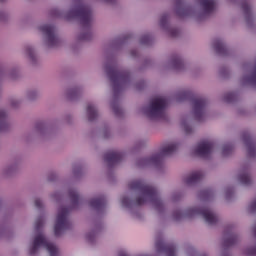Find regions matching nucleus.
Returning a JSON list of instances; mask_svg holds the SVG:
<instances>
[{"instance_id":"obj_1","label":"nucleus","mask_w":256,"mask_h":256,"mask_svg":"<svg viewBox=\"0 0 256 256\" xmlns=\"http://www.w3.org/2000/svg\"><path fill=\"white\" fill-rule=\"evenodd\" d=\"M129 188L132 191L138 192L139 197L135 202L131 201L128 197H123L122 207H133V205L140 207V205H145V203H151L158 211L163 209V201L159 198V192H157L156 187L145 183L143 180H134L129 183Z\"/></svg>"},{"instance_id":"obj_2","label":"nucleus","mask_w":256,"mask_h":256,"mask_svg":"<svg viewBox=\"0 0 256 256\" xmlns=\"http://www.w3.org/2000/svg\"><path fill=\"white\" fill-rule=\"evenodd\" d=\"M106 73L112 83L115 95H117L131 79L129 72L119 70L115 64L106 65Z\"/></svg>"},{"instance_id":"obj_3","label":"nucleus","mask_w":256,"mask_h":256,"mask_svg":"<svg viewBox=\"0 0 256 256\" xmlns=\"http://www.w3.org/2000/svg\"><path fill=\"white\" fill-rule=\"evenodd\" d=\"M167 107V98L157 97L151 100L150 106L144 108V115L148 119H165V109Z\"/></svg>"},{"instance_id":"obj_4","label":"nucleus","mask_w":256,"mask_h":256,"mask_svg":"<svg viewBox=\"0 0 256 256\" xmlns=\"http://www.w3.org/2000/svg\"><path fill=\"white\" fill-rule=\"evenodd\" d=\"M80 19L82 27L89 29L91 27V21L93 19V13L89 6L79 4L75 6L68 13V19Z\"/></svg>"},{"instance_id":"obj_5","label":"nucleus","mask_w":256,"mask_h":256,"mask_svg":"<svg viewBox=\"0 0 256 256\" xmlns=\"http://www.w3.org/2000/svg\"><path fill=\"white\" fill-rule=\"evenodd\" d=\"M177 151V144L175 143H170L166 144L164 147L161 149V153L154 154L153 156L149 158H143L142 159V164L143 165H161L163 161V157H167L169 155H173Z\"/></svg>"},{"instance_id":"obj_6","label":"nucleus","mask_w":256,"mask_h":256,"mask_svg":"<svg viewBox=\"0 0 256 256\" xmlns=\"http://www.w3.org/2000/svg\"><path fill=\"white\" fill-rule=\"evenodd\" d=\"M40 247H44V249L49 252L50 256H57V246L49 242L43 234H38L34 238L32 246L29 250V255H35L37 251H39Z\"/></svg>"},{"instance_id":"obj_7","label":"nucleus","mask_w":256,"mask_h":256,"mask_svg":"<svg viewBox=\"0 0 256 256\" xmlns=\"http://www.w3.org/2000/svg\"><path fill=\"white\" fill-rule=\"evenodd\" d=\"M67 217H69V208L61 207L58 211L56 223L54 226V234L56 237H59L63 231L71 229V222Z\"/></svg>"},{"instance_id":"obj_8","label":"nucleus","mask_w":256,"mask_h":256,"mask_svg":"<svg viewBox=\"0 0 256 256\" xmlns=\"http://www.w3.org/2000/svg\"><path fill=\"white\" fill-rule=\"evenodd\" d=\"M186 215L188 217H193L195 215L203 216V219L208 223V225H215L217 223V215L210 210L209 207H202V208H190L187 210Z\"/></svg>"},{"instance_id":"obj_9","label":"nucleus","mask_w":256,"mask_h":256,"mask_svg":"<svg viewBox=\"0 0 256 256\" xmlns=\"http://www.w3.org/2000/svg\"><path fill=\"white\" fill-rule=\"evenodd\" d=\"M213 147H215V144L209 140H203L200 143H198L197 147L194 150L195 155L198 157H203L204 159H207L209 155L213 152Z\"/></svg>"},{"instance_id":"obj_10","label":"nucleus","mask_w":256,"mask_h":256,"mask_svg":"<svg viewBox=\"0 0 256 256\" xmlns=\"http://www.w3.org/2000/svg\"><path fill=\"white\" fill-rule=\"evenodd\" d=\"M40 31L48 38L49 47H57L59 45V38L55 36V26L45 24L40 26Z\"/></svg>"},{"instance_id":"obj_11","label":"nucleus","mask_w":256,"mask_h":256,"mask_svg":"<svg viewBox=\"0 0 256 256\" xmlns=\"http://www.w3.org/2000/svg\"><path fill=\"white\" fill-rule=\"evenodd\" d=\"M192 105L195 119L201 121L203 119V111L207 106V100L201 97H194L192 98Z\"/></svg>"},{"instance_id":"obj_12","label":"nucleus","mask_w":256,"mask_h":256,"mask_svg":"<svg viewBox=\"0 0 256 256\" xmlns=\"http://www.w3.org/2000/svg\"><path fill=\"white\" fill-rule=\"evenodd\" d=\"M123 153L117 151H109L104 155V161L109 165V167H113V165H117V163H121L123 161Z\"/></svg>"},{"instance_id":"obj_13","label":"nucleus","mask_w":256,"mask_h":256,"mask_svg":"<svg viewBox=\"0 0 256 256\" xmlns=\"http://www.w3.org/2000/svg\"><path fill=\"white\" fill-rule=\"evenodd\" d=\"M156 249L159 253H166L167 256H175V245L166 244L163 240L156 241Z\"/></svg>"},{"instance_id":"obj_14","label":"nucleus","mask_w":256,"mask_h":256,"mask_svg":"<svg viewBox=\"0 0 256 256\" xmlns=\"http://www.w3.org/2000/svg\"><path fill=\"white\" fill-rule=\"evenodd\" d=\"M242 139L244 141V145L247 147L248 157H256V144L251 139V135L249 133H244Z\"/></svg>"},{"instance_id":"obj_15","label":"nucleus","mask_w":256,"mask_h":256,"mask_svg":"<svg viewBox=\"0 0 256 256\" xmlns=\"http://www.w3.org/2000/svg\"><path fill=\"white\" fill-rule=\"evenodd\" d=\"M176 15L178 17H187L188 15H191V8L185 6V2L183 0H177Z\"/></svg>"},{"instance_id":"obj_16","label":"nucleus","mask_w":256,"mask_h":256,"mask_svg":"<svg viewBox=\"0 0 256 256\" xmlns=\"http://www.w3.org/2000/svg\"><path fill=\"white\" fill-rule=\"evenodd\" d=\"M89 205L96 211H102V209H105V206L107 205V200H105V196H99L90 200Z\"/></svg>"},{"instance_id":"obj_17","label":"nucleus","mask_w":256,"mask_h":256,"mask_svg":"<svg viewBox=\"0 0 256 256\" xmlns=\"http://www.w3.org/2000/svg\"><path fill=\"white\" fill-rule=\"evenodd\" d=\"M205 15H211L215 11V0H199Z\"/></svg>"},{"instance_id":"obj_18","label":"nucleus","mask_w":256,"mask_h":256,"mask_svg":"<svg viewBox=\"0 0 256 256\" xmlns=\"http://www.w3.org/2000/svg\"><path fill=\"white\" fill-rule=\"evenodd\" d=\"M203 179V172L201 171H196L190 174L186 179H185V184L186 185H195V183H199Z\"/></svg>"},{"instance_id":"obj_19","label":"nucleus","mask_w":256,"mask_h":256,"mask_svg":"<svg viewBox=\"0 0 256 256\" xmlns=\"http://www.w3.org/2000/svg\"><path fill=\"white\" fill-rule=\"evenodd\" d=\"M213 47L218 55H227V47L220 39L214 41Z\"/></svg>"},{"instance_id":"obj_20","label":"nucleus","mask_w":256,"mask_h":256,"mask_svg":"<svg viewBox=\"0 0 256 256\" xmlns=\"http://www.w3.org/2000/svg\"><path fill=\"white\" fill-rule=\"evenodd\" d=\"M238 181L242 185H251V176H249V172H247V170L241 172L238 176Z\"/></svg>"},{"instance_id":"obj_21","label":"nucleus","mask_w":256,"mask_h":256,"mask_svg":"<svg viewBox=\"0 0 256 256\" xmlns=\"http://www.w3.org/2000/svg\"><path fill=\"white\" fill-rule=\"evenodd\" d=\"M87 116L88 121H95L97 119V109H95V106H93V104H89L87 106Z\"/></svg>"},{"instance_id":"obj_22","label":"nucleus","mask_w":256,"mask_h":256,"mask_svg":"<svg viewBox=\"0 0 256 256\" xmlns=\"http://www.w3.org/2000/svg\"><path fill=\"white\" fill-rule=\"evenodd\" d=\"M69 197L72 203L73 209L79 205V193H77L76 190H70L69 191Z\"/></svg>"},{"instance_id":"obj_23","label":"nucleus","mask_w":256,"mask_h":256,"mask_svg":"<svg viewBox=\"0 0 256 256\" xmlns=\"http://www.w3.org/2000/svg\"><path fill=\"white\" fill-rule=\"evenodd\" d=\"M172 66L174 69H183V60H181V57L174 56L172 58Z\"/></svg>"},{"instance_id":"obj_24","label":"nucleus","mask_w":256,"mask_h":256,"mask_svg":"<svg viewBox=\"0 0 256 256\" xmlns=\"http://www.w3.org/2000/svg\"><path fill=\"white\" fill-rule=\"evenodd\" d=\"M237 243V236L230 234L224 241V245L226 247H231V245H235Z\"/></svg>"},{"instance_id":"obj_25","label":"nucleus","mask_w":256,"mask_h":256,"mask_svg":"<svg viewBox=\"0 0 256 256\" xmlns=\"http://www.w3.org/2000/svg\"><path fill=\"white\" fill-rule=\"evenodd\" d=\"M231 153H233V145L231 144L224 145L222 148V155L227 156V155H231Z\"/></svg>"},{"instance_id":"obj_26","label":"nucleus","mask_w":256,"mask_h":256,"mask_svg":"<svg viewBox=\"0 0 256 256\" xmlns=\"http://www.w3.org/2000/svg\"><path fill=\"white\" fill-rule=\"evenodd\" d=\"M44 223H45V220L43 219V217L38 218L35 222V231L37 232L41 231V229H43Z\"/></svg>"},{"instance_id":"obj_27","label":"nucleus","mask_w":256,"mask_h":256,"mask_svg":"<svg viewBox=\"0 0 256 256\" xmlns=\"http://www.w3.org/2000/svg\"><path fill=\"white\" fill-rule=\"evenodd\" d=\"M241 7L245 15H251V6L249 5V2H242Z\"/></svg>"},{"instance_id":"obj_28","label":"nucleus","mask_w":256,"mask_h":256,"mask_svg":"<svg viewBox=\"0 0 256 256\" xmlns=\"http://www.w3.org/2000/svg\"><path fill=\"white\" fill-rule=\"evenodd\" d=\"M149 41H151V36H149V35H144L140 39V43L142 45H149Z\"/></svg>"},{"instance_id":"obj_29","label":"nucleus","mask_w":256,"mask_h":256,"mask_svg":"<svg viewBox=\"0 0 256 256\" xmlns=\"http://www.w3.org/2000/svg\"><path fill=\"white\" fill-rule=\"evenodd\" d=\"M7 119V113L5 111L0 110V124L5 125V121Z\"/></svg>"},{"instance_id":"obj_30","label":"nucleus","mask_w":256,"mask_h":256,"mask_svg":"<svg viewBox=\"0 0 256 256\" xmlns=\"http://www.w3.org/2000/svg\"><path fill=\"white\" fill-rule=\"evenodd\" d=\"M191 97V92L189 91H184L180 93V101H184V99H189Z\"/></svg>"},{"instance_id":"obj_31","label":"nucleus","mask_w":256,"mask_h":256,"mask_svg":"<svg viewBox=\"0 0 256 256\" xmlns=\"http://www.w3.org/2000/svg\"><path fill=\"white\" fill-rule=\"evenodd\" d=\"M112 111L115 113V115H121V108L115 103L112 104Z\"/></svg>"},{"instance_id":"obj_32","label":"nucleus","mask_w":256,"mask_h":256,"mask_svg":"<svg viewBox=\"0 0 256 256\" xmlns=\"http://www.w3.org/2000/svg\"><path fill=\"white\" fill-rule=\"evenodd\" d=\"M233 99H235V95L233 93H228L224 97V100L226 101V103H231Z\"/></svg>"},{"instance_id":"obj_33","label":"nucleus","mask_w":256,"mask_h":256,"mask_svg":"<svg viewBox=\"0 0 256 256\" xmlns=\"http://www.w3.org/2000/svg\"><path fill=\"white\" fill-rule=\"evenodd\" d=\"M182 127L187 135L193 131V129L189 126V124L183 122Z\"/></svg>"},{"instance_id":"obj_34","label":"nucleus","mask_w":256,"mask_h":256,"mask_svg":"<svg viewBox=\"0 0 256 256\" xmlns=\"http://www.w3.org/2000/svg\"><path fill=\"white\" fill-rule=\"evenodd\" d=\"M183 217H185V214L181 210L176 211L174 213V219H176V220H179V219H181Z\"/></svg>"},{"instance_id":"obj_35","label":"nucleus","mask_w":256,"mask_h":256,"mask_svg":"<svg viewBox=\"0 0 256 256\" xmlns=\"http://www.w3.org/2000/svg\"><path fill=\"white\" fill-rule=\"evenodd\" d=\"M167 19H168L167 15H164V16L161 17V19H160V26L161 27H165L167 25Z\"/></svg>"},{"instance_id":"obj_36","label":"nucleus","mask_w":256,"mask_h":256,"mask_svg":"<svg viewBox=\"0 0 256 256\" xmlns=\"http://www.w3.org/2000/svg\"><path fill=\"white\" fill-rule=\"evenodd\" d=\"M80 39H81L82 41H89V40L91 39V34H90V33H86V34L82 35V36L80 37Z\"/></svg>"},{"instance_id":"obj_37","label":"nucleus","mask_w":256,"mask_h":256,"mask_svg":"<svg viewBox=\"0 0 256 256\" xmlns=\"http://www.w3.org/2000/svg\"><path fill=\"white\" fill-rule=\"evenodd\" d=\"M35 207H37V209H41V207H43V203L41 202V199L37 198L35 200Z\"/></svg>"},{"instance_id":"obj_38","label":"nucleus","mask_w":256,"mask_h":256,"mask_svg":"<svg viewBox=\"0 0 256 256\" xmlns=\"http://www.w3.org/2000/svg\"><path fill=\"white\" fill-rule=\"evenodd\" d=\"M26 53L30 57V59H33V48L27 47L26 48Z\"/></svg>"},{"instance_id":"obj_39","label":"nucleus","mask_w":256,"mask_h":256,"mask_svg":"<svg viewBox=\"0 0 256 256\" xmlns=\"http://www.w3.org/2000/svg\"><path fill=\"white\" fill-rule=\"evenodd\" d=\"M250 211L255 213L256 211V199L250 204Z\"/></svg>"},{"instance_id":"obj_40","label":"nucleus","mask_w":256,"mask_h":256,"mask_svg":"<svg viewBox=\"0 0 256 256\" xmlns=\"http://www.w3.org/2000/svg\"><path fill=\"white\" fill-rule=\"evenodd\" d=\"M171 35H172V37H176L177 36V30H171Z\"/></svg>"},{"instance_id":"obj_41","label":"nucleus","mask_w":256,"mask_h":256,"mask_svg":"<svg viewBox=\"0 0 256 256\" xmlns=\"http://www.w3.org/2000/svg\"><path fill=\"white\" fill-rule=\"evenodd\" d=\"M88 241H93V238H91V235H88Z\"/></svg>"},{"instance_id":"obj_42","label":"nucleus","mask_w":256,"mask_h":256,"mask_svg":"<svg viewBox=\"0 0 256 256\" xmlns=\"http://www.w3.org/2000/svg\"><path fill=\"white\" fill-rule=\"evenodd\" d=\"M205 196H206V197H209V191H206V192H205Z\"/></svg>"},{"instance_id":"obj_43","label":"nucleus","mask_w":256,"mask_h":256,"mask_svg":"<svg viewBox=\"0 0 256 256\" xmlns=\"http://www.w3.org/2000/svg\"><path fill=\"white\" fill-rule=\"evenodd\" d=\"M120 256H127V254H121Z\"/></svg>"},{"instance_id":"obj_44","label":"nucleus","mask_w":256,"mask_h":256,"mask_svg":"<svg viewBox=\"0 0 256 256\" xmlns=\"http://www.w3.org/2000/svg\"><path fill=\"white\" fill-rule=\"evenodd\" d=\"M3 1H5V0H0V3H3Z\"/></svg>"}]
</instances>
